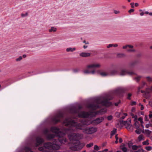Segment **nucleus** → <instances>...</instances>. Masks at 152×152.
<instances>
[{
  "label": "nucleus",
  "instance_id": "obj_1",
  "mask_svg": "<svg viewBox=\"0 0 152 152\" xmlns=\"http://www.w3.org/2000/svg\"><path fill=\"white\" fill-rule=\"evenodd\" d=\"M76 123L71 118H66L64 121V124L66 126H69L70 128L67 129H66L64 133H63L59 131V129L56 127H52L50 129L51 131L55 133L56 136L58 137H62L66 133H70L68 134V137L71 141L77 140L81 139L83 137L82 134L72 133V131L73 130V127H75L76 125L73 123Z\"/></svg>",
  "mask_w": 152,
  "mask_h": 152
},
{
  "label": "nucleus",
  "instance_id": "obj_2",
  "mask_svg": "<svg viewBox=\"0 0 152 152\" xmlns=\"http://www.w3.org/2000/svg\"><path fill=\"white\" fill-rule=\"evenodd\" d=\"M113 98V97L110 95H107L105 97H99L96 99L94 104H89L88 105V107L93 110H95L99 107V104H101L104 106L108 107L111 105V103L108 101V100H110Z\"/></svg>",
  "mask_w": 152,
  "mask_h": 152
},
{
  "label": "nucleus",
  "instance_id": "obj_3",
  "mask_svg": "<svg viewBox=\"0 0 152 152\" xmlns=\"http://www.w3.org/2000/svg\"><path fill=\"white\" fill-rule=\"evenodd\" d=\"M90 121H86L85 119L82 120L81 121V124L77 123H73L76 125V129L83 130V132L86 134H91L96 131V129L94 127L85 128L84 125H88L90 124Z\"/></svg>",
  "mask_w": 152,
  "mask_h": 152
},
{
  "label": "nucleus",
  "instance_id": "obj_4",
  "mask_svg": "<svg viewBox=\"0 0 152 152\" xmlns=\"http://www.w3.org/2000/svg\"><path fill=\"white\" fill-rule=\"evenodd\" d=\"M60 146L59 145L56 144H52L50 142H48L44 144V146L39 147V150L40 151L43 152L49 151L50 150H53L52 152H56L54 150H58Z\"/></svg>",
  "mask_w": 152,
  "mask_h": 152
},
{
  "label": "nucleus",
  "instance_id": "obj_5",
  "mask_svg": "<svg viewBox=\"0 0 152 152\" xmlns=\"http://www.w3.org/2000/svg\"><path fill=\"white\" fill-rule=\"evenodd\" d=\"M85 145L83 143H81L78 140L73 142L70 146V148L73 151H78L82 149Z\"/></svg>",
  "mask_w": 152,
  "mask_h": 152
},
{
  "label": "nucleus",
  "instance_id": "obj_6",
  "mask_svg": "<svg viewBox=\"0 0 152 152\" xmlns=\"http://www.w3.org/2000/svg\"><path fill=\"white\" fill-rule=\"evenodd\" d=\"M101 65L100 63L98 62H94L88 65L87 68H99L101 67Z\"/></svg>",
  "mask_w": 152,
  "mask_h": 152
},
{
  "label": "nucleus",
  "instance_id": "obj_7",
  "mask_svg": "<svg viewBox=\"0 0 152 152\" xmlns=\"http://www.w3.org/2000/svg\"><path fill=\"white\" fill-rule=\"evenodd\" d=\"M63 117V114L61 113H59L56 115L53 119V121L55 123L59 121L60 119Z\"/></svg>",
  "mask_w": 152,
  "mask_h": 152
},
{
  "label": "nucleus",
  "instance_id": "obj_8",
  "mask_svg": "<svg viewBox=\"0 0 152 152\" xmlns=\"http://www.w3.org/2000/svg\"><path fill=\"white\" fill-rule=\"evenodd\" d=\"M93 113V112H91L90 114H89L87 112H81L79 113L78 115L80 117L87 118L89 117L90 115H92Z\"/></svg>",
  "mask_w": 152,
  "mask_h": 152
},
{
  "label": "nucleus",
  "instance_id": "obj_9",
  "mask_svg": "<svg viewBox=\"0 0 152 152\" xmlns=\"http://www.w3.org/2000/svg\"><path fill=\"white\" fill-rule=\"evenodd\" d=\"M151 91V90L149 88H147L146 91H141V92L142 93H145L144 95V97L146 99H148L150 97V95L149 94L150 91Z\"/></svg>",
  "mask_w": 152,
  "mask_h": 152
},
{
  "label": "nucleus",
  "instance_id": "obj_10",
  "mask_svg": "<svg viewBox=\"0 0 152 152\" xmlns=\"http://www.w3.org/2000/svg\"><path fill=\"white\" fill-rule=\"evenodd\" d=\"M131 119L130 118H128L127 121H125L124 123V124L125 125H128V127H127L126 128L127 129H130L132 127V125L130 124L131 122Z\"/></svg>",
  "mask_w": 152,
  "mask_h": 152
},
{
  "label": "nucleus",
  "instance_id": "obj_11",
  "mask_svg": "<svg viewBox=\"0 0 152 152\" xmlns=\"http://www.w3.org/2000/svg\"><path fill=\"white\" fill-rule=\"evenodd\" d=\"M134 74V73L132 72H128L125 70H122L121 71L120 75L123 76L126 75H132Z\"/></svg>",
  "mask_w": 152,
  "mask_h": 152
},
{
  "label": "nucleus",
  "instance_id": "obj_12",
  "mask_svg": "<svg viewBox=\"0 0 152 152\" xmlns=\"http://www.w3.org/2000/svg\"><path fill=\"white\" fill-rule=\"evenodd\" d=\"M91 53H90L83 52L79 54V56L82 57H90L91 56Z\"/></svg>",
  "mask_w": 152,
  "mask_h": 152
},
{
  "label": "nucleus",
  "instance_id": "obj_13",
  "mask_svg": "<svg viewBox=\"0 0 152 152\" xmlns=\"http://www.w3.org/2000/svg\"><path fill=\"white\" fill-rule=\"evenodd\" d=\"M36 140L37 143L36 145V146L42 143L44 141L43 139L39 137L37 138Z\"/></svg>",
  "mask_w": 152,
  "mask_h": 152
},
{
  "label": "nucleus",
  "instance_id": "obj_14",
  "mask_svg": "<svg viewBox=\"0 0 152 152\" xmlns=\"http://www.w3.org/2000/svg\"><path fill=\"white\" fill-rule=\"evenodd\" d=\"M104 120L103 118L101 117L97 118L96 120L94 121V123L95 125H96L102 122Z\"/></svg>",
  "mask_w": 152,
  "mask_h": 152
},
{
  "label": "nucleus",
  "instance_id": "obj_15",
  "mask_svg": "<svg viewBox=\"0 0 152 152\" xmlns=\"http://www.w3.org/2000/svg\"><path fill=\"white\" fill-rule=\"evenodd\" d=\"M75 48H68L66 49V51L67 52H73L76 50Z\"/></svg>",
  "mask_w": 152,
  "mask_h": 152
},
{
  "label": "nucleus",
  "instance_id": "obj_16",
  "mask_svg": "<svg viewBox=\"0 0 152 152\" xmlns=\"http://www.w3.org/2000/svg\"><path fill=\"white\" fill-rule=\"evenodd\" d=\"M56 30L57 28H56L54 27H52L50 29H49L48 31L50 32H55L56 31Z\"/></svg>",
  "mask_w": 152,
  "mask_h": 152
},
{
  "label": "nucleus",
  "instance_id": "obj_17",
  "mask_svg": "<svg viewBox=\"0 0 152 152\" xmlns=\"http://www.w3.org/2000/svg\"><path fill=\"white\" fill-rule=\"evenodd\" d=\"M58 140L61 143L65 144L66 142V139H64V138H63L61 139H58Z\"/></svg>",
  "mask_w": 152,
  "mask_h": 152
},
{
  "label": "nucleus",
  "instance_id": "obj_18",
  "mask_svg": "<svg viewBox=\"0 0 152 152\" xmlns=\"http://www.w3.org/2000/svg\"><path fill=\"white\" fill-rule=\"evenodd\" d=\"M106 112V109H104L101 110L100 111L97 113V114H102L105 113Z\"/></svg>",
  "mask_w": 152,
  "mask_h": 152
},
{
  "label": "nucleus",
  "instance_id": "obj_19",
  "mask_svg": "<svg viewBox=\"0 0 152 152\" xmlns=\"http://www.w3.org/2000/svg\"><path fill=\"white\" fill-rule=\"evenodd\" d=\"M100 74L101 75L103 76H106L109 75V74L106 72H103L100 73Z\"/></svg>",
  "mask_w": 152,
  "mask_h": 152
},
{
  "label": "nucleus",
  "instance_id": "obj_20",
  "mask_svg": "<svg viewBox=\"0 0 152 152\" xmlns=\"http://www.w3.org/2000/svg\"><path fill=\"white\" fill-rule=\"evenodd\" d=\"M117 69H114L111 71L110 74L111 75H114L116 74L117 73Z\"/></svg>",
  "mask_w": 152,
  "mask_h": 152
},
{
  "label": "nucleus",
  "instance_id": "obj_21",
  "mask_svg": "<svg viewBox=\"0 0 152 152\" xmlns=\"http://www.w3.org/2000/svg\"><path fill=\"white\" fill-rule=\"evenodd\" d=\"M134 121L135 123L134 124V126H135V128L136 129H138L139 127V124L137 120Z\"/></svg>",
  "mask_w": 152,
  "mask_h": 152
},
{
  "label": "nucleus",
  "instance_id": "obj_22",
  "mask_svg": "<svg viewBox=\"0 0 152 152\" xmlns=\"http://www.w3.org/2000/svg\"><path fill=\"white\" fill-rule=\"evenodd\" d=\"M145 78L148 81L152 82V77L147 76L145 77Z\"/></svg>",
  "mask_w": 152,
  "mask_h": 152
},
{
  "label": "nucleus",
  "instance_id": "obj_23",
  "mask_svg": "<svg viewBox=\"0 0 152 152\" xmlns=\"http://www.w3.org/2000/svg\"><path fill=\"white\" fill-rule=\"evenodd\" d=\"M138 140L139 141H141L144 140V138L143 135L142 134L140 135L138 137Z\"/></svg>",
  "mask_w": 152,
  "mask_h": 152
},
{
  "label": "nucleus",
  "instance_id": "obj_24",
  "mask_svg": "<svg viewBox=\"0 0 152 152\" xmlns=\"http://www.w3.org/2000/svg\"><path fill=\"white\" fill-rule=\"evenodd\" d=\"M121 149L124 152H126L127 151V149L124 145H121L120 146Z\"/></svg>",
  "mask_w": 152,
  "mask_h": 152
},
{
  "label": "nucleus",
  "instance_id": "obj_25",
  "mask_svg": "<svg viewBox=\"0 0 152 152\" xmlns=\"http://www.w3.org/2000/svg\"><path fill=\"white\" fill-rule=\"evenodd\" d=\"M151 132L149 130H145L144 132V133L146 134L148 136L150 134Z\"/></svg>",
  "mask_w": 152,
  "mask_h": 152
},
{
  "label": "nucleus",
  "instance_id": "obj_26",
  "mask_svg": "<svg viewBox=\"0 0 152 152\" xmlns=\"http://www.w3.org/2000/svg\"><path fill=\"white\" fill-rule=\"evenodd\" d=\"M25 150L26 152H33L31 148L28 147H26Z\"/></svg>",
  "mask_w": 152,
  "mask_h": 152
},
{
  "label": "nucleus",
  "instance_id": "obj_27",
  "mask_svg": "<svg viewBox=\"0 0 152 152\" xmlns=\"http://www.w3.org/2000/svg\"><path fill=\"white\" fill-rule=\"evenodd\" d=\"M142 144L144 145H148L149 143L148 142V140H147L146 141L143 142H142Z\"/></svg>",
  "mask_w": 152,
  "mask_h": 152
},
{
  "label": "nucleus",
  "instance_id": "obj_28",
  "mask_svg": "<svg viewBox=\"0 0 152 152\" xmlns=\"http://www.w3.org/2000/svg\"><path fill=\"white\" fill-rule=\"evenodd\" d=\"M131 115L132 118H134V121H135L137 120V115H134L133 114H132Z\"/></svg>",
  "mask_w": 152,
  "mask_h": 152
},
{
  "label": "nucleus",
  "instance_id": "obj_29",
  "mask_svg": "<svg viewBox=\"0 0 152 152\" xmlns=\"http://www.w3.org/2000/svg\"><path fill=\"white\" fill-rule=\"evenodd\" d=\"M94 150L98 151L100 149V148L97 145H95L94 146Z\"/></svg>",
  "mask_w": 152,
  "mask_h": 152
},
{
  "label": "nucleus",
  "instance_id": "obj_30",
  "mask_svg": "<svg viewBox=\"0 0 152 152\" xmlns=\"http://www.w3.org/2000/svg\"><path fill=\"white\" fill-rule=\"evenodd\" d=\"M125 56V55L123 53H120L118 54L117 55V56L118 57H124Z\"/></svg>",
  "mask_w": 152,
  "mask_h": 152
},
{
  "label": "nucleus",
  "instance_id": "obj_31",
  "mask_svg": "<svg viewBox=\"0 0 152 152\" xmlns=\"http://www.w3.org/2000/svg\"><path fill=\"white\" fill-rule=\"evenodd\" d=\"M116 129H115L112 131L111 133V136L113 135L116 132Z\"/></svg>",
  "mask_w": 152,
  "mask_h": 152
},
{
  "label": "nucleus",
  "instance_id": "obj_32",
  "mask_svg": "<svg viewBox=\"0 0 152 152\" xmlns=\"http://www.w3.org/2000/svg\"><path fill=\"white\" fill-rule=\"evenodd\" d=\"M136 50H135L131 48V49H128L127 50V51L128 52H135Z\"/></svg>",
  "mask_w": 152,
  "mask_h": 152
},
{
  "label": "nucleus",
  "instance_id": "obj_33",
  "mask_svg": "<svg viewBox=\"0 0 152 152\" xmlns=\"http://www.w3.org/2000/svg\"><path fill=\"white\" fill-rule=\"evenodd\" d=\"M141 77L140 76H137L134 78V79L136 81H138L141 78Z\"/></svg>",
  "mask_w": 152,
  "mask_h": 152
},
{
  "label": "nucleus",
  "instance_id": "obj_34",
  "mask_svg": "<svg viewBox=\"0 0 152 152\" xmlns=\"http://www.w3.org/2000/svg\"><path fill=\"white\" fill-rule=\"evenodd\" d=\"M136 133L138 134H140L141 133V130L140 129H137L135 131Z\"/></svg>",
  "mask_w": 152,
  "mask_h": 152
},
{
  "label": "nucleus",
  "instance_id": "obj_35",
  "mask_svg": "<svg viewBox=\"0 0 152 152\" xmlns=\"http://www.w3.org/2000/svg\"><path fill=\"white\" fill-rule=\"evenodd\" d=\"M22 59V57L21 56H19L18 58L16 59V61H21Z\"/></svg>",
  "mask_w": 152,
  "mask_h": 152
},
{
  "label": "nucleus",
  "instance_id": "obj_36",
  "mask_svg": "<svg viewBox=\"0 0 152 152\" xmlns=\"http://www.w3.org/2000/svg\"><path fill=\"white\" fill-rule=\"evenodd\" d=\"M54 136L53 134H50L48 135V138L49 139H50L54 137Z\"/></svg>",
  "mask_w": 152,
  "mask_h": 152
},
{
  "label": "nucleus",
  "instance_id": "obj_37",
  "mask_svg": "<svg viewBox=\"0 0 152 152\" xmlns=\"http://www.w3.org/2000/svg\"><path fill=\"white\" fill-rule=\"evenodd\" d=\"M93 143H90L89 144H88L87 145L86 147L87 148H89V147H92V146H93Z\"/></svg>",
  "mask_w": 152,
  "mask_h": 152
},
{
  "label": "nucleus",
  "instance_id": "obj_38",
  "mask_svg": "<svg viewBox=\"0 0 152 152\" xmlns=\"http://www.w3.org/2000/svg\"><path fill=\"white\" fill-rule=\"evenodd\" d=\"M145 149L147 150V151H150L152 149V148L151 146H147L145 147Z\"/></svg>",
  "mask_w": 152,
  "mask_h": 152
},
{
  "label": "nucleus",
  "instance_id": "obj_39",
  "mask_svg": "<svg viewBox=\"0 0 152 152\" xmlns=\"http://www.w3.org/2000/svg\"><path fill=\"white\" fill-rule=\"evenodd\" d=\"M146 84V83H145L144 82H143L142 83V87H139V88H138V92H139V90L141 88H142L143 87V86L144 85H145Z\"/></svg>",
  "mask_w": 152,
  "mask_h": 152
},
{
  "label": "nucleus",
  "instance_id": "obj_40",
  "mask_svg": "<svg viewBox=\"0 0 152 152\" xmlns=\"http://www.w3.org/2000/svg\"><path fill=\"white\" fill-rule=\"evenodd\" d=\"M137 148V147L135 145H133L132 147V148L134 150H136Z\"/></svg>",
  "mask_w": 152,
  "mask_h": 152
},
{
  "label": "nucleus",
  "instance_id": "obj_41",
  "mask_svg": "<svg viewBox=\"0 0 152 152\" xmlns=\"http://www.w3.org/2000/svg\"><path fill=\"white\" fill-rule=\"evenodd\" d=\"M139 106H141V108H140L141 110H143L144 109V107L143 105L142 104H141V103H140L139 104Z\"/></svg>",
  "mask_w": 152,
  "mask_h": 152
},
{
  "label": "nucleus",
  "instance_id": "obj_42",
  "mask_svg": "<svg viewBox=\"0 0 152 152\" xmlns=\"http://www.w3.org/2000/svg\"><path fill=\"white\" fill-rule=\"evenodd\" d=\"M149 117L150 118H152V111L150 112V114L149 115Z\"/></svg>",
  "mask_w": 152,
  "mask_h": 152
},
{
  "label": "nucleus",
  "instance_id": "obj_43",
  "mask_svg": "<svg viewBox=\"0 0 152 152\" xmlns=\"http://www.w3.org/2000/svg\"><path fill=\"white\" fill-rule=\"evenodd\" d=\"M113 44H109L107 46V48H110V47H113Z\"/></svg>",
  "mask_w": 152,
  "mask_h": 152
},
{
  "label": "nucleus",
  "instance_id": "obj_44",
  "mask_svg": "<svg viewBox=\"0 0 152 152\" xmlns=\"http://www.w3.org/2000/svg\"><path fill=\"white\" fill-rule=\"evenodd\" d=\"M83 72L85 74H88L90 73V72L88 70H84L83 71Z\"/></svg>",
  "mask_w": 152,
  "mask_h": 152
},
{
  "label": "nucleus",
  "instance_id": "obj_45",
  "mask_svg": "<svg viewBox=\"0 0 152 152\" xmlns=\"http://www.w3.org/2000/svg\"><path fill=\"white\" fill-rule=\"evenodd\" d=\"M107 118L108 120H111L112 119L113 117L112 116L110 115L108 116Z\"/></svg>",
  "mask_w": 152,
  "mask_h": 152
},
{
  "label": "nucleus",
  "instance_id": "obj_46",
  "mask_svg": "<svg viewBox=\"0 0 152 152\" xmlns=\"http://www.w3.org/2000/svg\"><path fill=\"white\" fill-rule=\"evenodd\" d=\"M136 104V103L134 101L131 102V104L132 105H135Z\"/></svg>",
  "mask_w": 152,
  "mask_h": 152
},
{
  "label": "nucleus",
  "instance_id": "obj_47",
  "mask_svg": "<svg viewBox=\"0 0 152 152\" xmlns=\"http://www.w3.org/2000/svg\"><path fill=\"white\" fill-rule=\"evenodd\" d=\"M134 10L133 9H130L129 11V12L130 13H131V12H133L134 11Z\"/></svg>",
  "mask_w": 152,
  "mask_h": 152
},
{
  "label": "nucleus",
  "instance_id": "obj_48",
  "mask_svg": "<svg viewBox=\"0 0 152 152\" xmlns=\"http://www.w3.org/2000/svg\"><path fill=\"white\" fill-rule=\"evenodd\" d=\"M134 152H143V151L142 149H140L138 150L137 151H135Z\"/></svg>",
  "mask_w": 152,
  "mask_h": 152
},
{
  "label": "nucleus",
  "instance_id": "obj_49",
  "mask_svg": "<svg viewBox=\"0 0 152 152\" xmlns=\"http://www.w3.org/2000/svg\"><path fill=\"white\" fill-rule=\"evenodd\" d=\"M132 94H131L129 93L128 94V99H130V97L131 96Z\"/></svg>",
  "mask_w": 152,
  "mask_h": 152
},
{
  "label": "nucleus",
  "instance_id": "obj_50",
  "mask_svg": "<svg viewBox=\"0 0 152 152\" xmlns=\"http://www.w3.org/2000/svg\"><path fill=\"white\" fill-rule=\"evenodd\" d=\"M130 5H131V7L132 8H133L134 7V3H131L130 4Z\"/></svg>",
  "mask_w": 152,
  "mask_h": 152
},
{
  "label": "nucleus",
  "instance_id": "obj_51",
  "mask_svg": "<svg viewBox=\"0 0 152 152\" xmlns=\"http://www.w3.org/2000/svg\"><path fill=\"white\" fill-rule=\"evenodd\" d=\"M108 151V149H106L102 151H99L98 152H107Z\"/></svg>",
  "mask_w": 152,
  "mask_h": 152
},
{
  "label": "nucleus",
  "instance_id": "obj_52",
  "mask_svg": "<svg viewBox=\"0 0 152 152\" xmlns=\"http://www.w3.org/2000/svg\"><path fill=\"white\" fill-rule=\"evenodd\" d=\"M127 48H128V45L123 46V47H122V48L123 49H126Z\"/></svg>",
  "mask_w": 152,
  "mask_h": 152
},
{
  "label": "nucleus",
  "instance_id": "obj_53",
  "mask_svg": "<svg viewBox=\"0 0 152 152\" xmlns=\"http://www.w3.org/2000/svg\"><path fill=\"white\" fill-rule=\"evenodd\" d=\"M48 132V130L47 129H45L44 131V132L45 134H47Z\"/></svg>",
  "mask_w": 152,
  "mask_h": 152
},
{
  "label": "nucleus",
  "instance_id": "obj_54",
  "mask_svg": "<svg viewBox=\"0 0 152 152\" xmlns=\"http://www.w3.org/2000/svg\"><path fill=\"white\" fill-rule=\"evenodd\" d=\"M28 15V13L27 12H26L25 14H21V16L22 17H23L24 16H26Z\"/></svg>",
  "mask_w": 152,
  "mask_h": 152
},
{
  "label": "nucleus",
  "instance_id": "obj_55",
  "mask_svg": "<svg viewBox=\"0 0 152 152\" xmlns=\"http://www.w3.org/2000/svg\"><path fill=\"white\" fill-rule=\"evenodd\" d=\"M128 47L129 48H133V46L132 45H128Z\"/></svg>",
  "mask_w": 152,
  "mask_h": 152
},
{
  "label": "nucleus",
  "instance_id": "obj_56",
  "mask_svg": "<svg viewBox=\"0 0 152 152\" xmlns=\"http://www.w3.org/2000/svg\"><path fill=\"white\" fill-rule=\"evenodd\" d=\"M145 121H148V116L147 115H145Z\"/></svg>",
  "mask_w": 152,
  "mask_h": 152
},
{
  "label": "nucleus",
  "instance_id": "obj_57",
  "mask_svg": "<svg viewBox=\"0 0 152 152\" xmlns=\"http://www.w3.org/2000/svg\"><path fill=\"white\" fill-rule=\"evenodd\" d=\"M114 13H115V14H118L119 13V11H117V10H114Z\"/></svg>",
  "mask_w": 152,
  "mask_h": 152
},
{
  "label": "nucleus",
  "instance_id": "obj_58",
  "mask_svg": "<svg viewBox=\"0 0 152 152\" xmlns=\"http://www.w3.org/2000/svg\"><path fill=\"white\" fill-rule=\"evenodd\" d=\"M138 120L140 122H141L143 120L142 118L141 117H140L138 119Z\"/></svg>",
  "mask_w": 152,
  "mask_h": 152
},
{
  "label": "nucleus",
  "instance_id": "obj_59",
  "mask_svg": "<svg viewBox=\"0 0 152 152\" xmlns=\"http://www.w3.org/2000/svg\"><path fill=\"white\" fill-rule=\"evenodd\" d=\"M95 73V71L94 70H93L91 72H90V73L92 74H94Z\"/></svg>",
  "mask_w": 152,
  "mask_h": 152
},
{
  "label": "nucleus",
  "instance_id": "obj_60",
  "mask_svg": "<svg viewBox=\"0 0 152 152\" xmlns=\"http://www.w3.org/2000/svg\"><path fill=\"white\" fill-rule=\"evenodd\" d=\"M135 109L134 108H132V112H134L135 111Z\"/></svg>",
  "mask_w": 152,
  "mask_h": 152
},
{
  "label": "nucleus",
  "instance_id": "obj_61",
  "mask_svg": "<svg viewBox=\"0 0 152 152\" xmlns=\"http://www.w3.org/2000/svg\"><path fill=\"white\" fill-rule=\"evenodd\" d=\"M122 142V140L121 138H120L119 139V142L120 143H121Z\"/></svg>",
  "mask_w": 152,
  "mask_h": 152
},
{
  "label": "nucleus",
  "instance_id": "obj_62",
  "mask_svg": "<svg viewBox=\"0 0 152 152\" xmlns=\"http://www.w3.org/2000/svg\"><path fill=\"white\" fill-rule=\"evenodd\" d=\"M118 46V45L117 44H113V46L114 47H117Z\"/></svg>",
  "mask_w": 152,
  "mask_h": 152
},
{
  "label": "nucleus",
  "instance_id": "obj_63",
  "mask_svg": "<svg viewBox=\"0 0 152 152\" xmlns=\"http://www.w3.org/2000/svg\"><path fill=\"white\" fill-rule=\"evenodd\" d=\"M115 138L116 140H118V135L117 134H116V135H115Z\"/></svg>",
  "mask_w": 152,
  "mask_h": 152
},
{
  "label": "nucleus",
  "instance_id": "obj_64",
  "mask_svg": "<svg viewBox=\"0 0 152 152\" xmlns=\"http://www.w3.org/2000/svg\"><path fill=\"white\" fill-rule=\"evenodd\" d=\"M144 12H142L140 13V15L141 16H142L144 14Z\"/></svg>",
  "mask_w": 152,
  "mask_h": 152
}]
</instances>
